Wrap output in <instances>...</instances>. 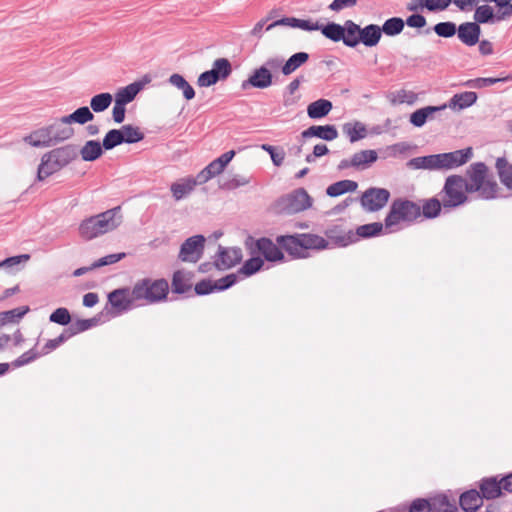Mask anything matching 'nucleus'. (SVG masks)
Instances as JSON below:
<instances>
[{"mask_svg": "<svg viewBox=\"0 0 512 512\" xmlns=\"http://www.w3.org/2000/svg\"><path fill=\"white\" fill-rule=\"evenodd\" d=\"M487 167L484 163H474L467 171L468 181H466L467 192H478L483 199H493L498 195V184L488 178Z\"/></svg>", "mask_w": 512, "mask_h": 512, "instance_id": "obj_4", "label": "nucleus"}, {"mask_svg": "<svg viewBox=\"0 0 512 512\" xmlns=\"http://www.w3.org/2000/svg\"><path fill=\"white\" fill-rule=\"evenodd\" d=\"M322 34L334 41L338 42L341 41L342 38H344V28L343 25L337 24V23H328L327 25L320 27Z\"/></svg>", "mask_w": 512, "mask_h": 512, "instance_id": "obj_49", "label": "nucleus"}, {"mask_svg": "<svg viewBox=\"0 0 512 512\" xmlns=\"http://www.w3.org/2000/svg\"><path fill=\"white\" fill-rule=\"evenodd\" d=\"M437 155L439 170H448L467 163L472 157V149L466 148L462 150H456L453 152L441 153Z\"/></svg>", "mask_w": 512, "mask_h": 512, "instance_id": "obj_10", "label": "nucleus"}, {"mask_svg": "<svg viewBox=\"0 0 512 512\" xmlns=\"http://www.w3.org/2000/svg\"><path fill=\"white\" fill-rule=\"evenodd\" d=\"M474 20L478 25L501 21L498 20V14L494 12V8L488 4H483L476 7L474 12Z\"/></svg>", "mask_w": 512, "mask_h": 512, "instance_id": "obj_29", "label": "nucleus"}, {"mask_svg": "<svg viewBox=\"0 0 512 512\" xmlns=\"http://www.w3.org/2000/svg\"><path fill=\"white\" fill-rule=\"evenodd\" d=\"M382 37V30L376 24H369L360 30V43L367 47L376 46Z\"/></svg>", "mask_w": 512, "mask_h": 512, "instance_id": "obj_23", "label": "nucleus"}, {"mask_svg": "<svg viewBox=\"0 0 512 512\" xmlns=\"http://www.w3.org/2000/svg\"><path fill=\"white\" fill-rule=\"evenodd\" d=\"M119 130L123 136V143L132 144L139 142L144 138L143 132L133 125H124Z\"/></svg>", "mask_w": 512, "mask_h": 512, "instance_id": "obj_48", "label": "nucleus"}, {"mask_svg": "<svg viewBox=\"0 0 512 512\" xmlns=\"http://www.w3.org/2000/svg\"><path fill=\"white\" fill-rule=\"evenodd\" d=\"M432 512H452L453 505L449 502L447 497L439 496L430 501Z\"/></svg>", "mask_w": 512, "mask_h": 512, "instance_id": "obj_55", "label": "nucleus"}, {"mask_svg": "<svg viewBox=\"0 0 512 512\" xmlns=\"http://www.w3.org/2000/svg\"><path fill=\"white\" fill-rule=\"evenodd\" d=\"M407 166L411 169L439 170L438 155H428L412 158L407 162Z\"/></svg>", "mask_w": 512, "mask_h": 512, "instance_id": "obj_28", "label": "nucleus"}, {"mask_svg": "<svg viewBox=\"0 0 512 512\" xmlns=\"http://www.w3.org/2000/svg\"><path fill=\"white\" fill-rule=\"evenodd\" d=\"M357 187V182L353 180H341L329 185L326 193L330 197H338L344 193L356 191Z\"/></svg>", "mask_w": 512, "mask_h": 512, "instance_id": "obj_35", "label": "nucleus"}, {"mask_svg": "<svg viewBox=\"0 0 512 512\" xmlns=\"http://www.w3.org/2000/svg\"><path fill=\"white\" fill-rule=\"evenodd\" d=\"M205 238L202 235L189 237L180 247L179 259L183 262L196 263L204 250Z\"/></svg>", "mask_w": 512, "mask_h": 512, "instance_id": "obj_8", "label": "nucleus"}, {"mask_svg": "<svg viewBox=\"0 0 512 512\" xmlns=\"http://www.w3.org/2000/svg\"><path fill=\"white\" fill-rule=\"evenodd\" d=\"M332 110V103L326 99H319L310 103L307 107V114L312 119H320L329 114Z\"/></svg>", "mask_w": 512, "mask_h": 512, "instance_id": "obj_31", "label": "nucleus"}, {"mask_svg": "<svg viewBox=\"0 0 512 512\" xmlns=\"http://www.w3.org/2000/svg\"><path fill=\"white\" fill-rule=\"evenodd\" d=\"M343 132L352 143L365 138L367 135L365 125L358 121L344 124Z\"/></svg>", "mask_w": 512, "mask_h": 512, "instance_id": "obj_38", "label": "nucleus"}, {"mask_svg": "<svg viewBox=\"0 0 512 512\" xmlns=\"http://www.w3.org/2000/svg\"><path fill=\"white\" fill-rule=\"evenodd\" d=\"M248 85L265 89L272 85V74L267 67H259L249 76V78L242 83V88H246Z\"/></svg>", "mask_w": 512, "mask_h": 512, "instance_id": "obj_16", "label": "nucleus"}, {"mask_svg": "<svg viewBox=\"0 0 512 512\" xmlns=\"http://www.w3.org/2000/svg\"><path fill=\"white\" fill-rule=\"evenodd\" d=\"M223 171L224 168H222L220 164L213 160L197 174L198 182L204 184L215 176L220 175Z\"/></svg>", "mask_w": 512, "mask_h": 512, "instance_id": "obj_47", "label": "nucleus"}, {"mask_svg": "<svg viewBox=\"0 0 512 512\" xmlns=\"http://www.w3.org/2000/svg\"><path fill=\"white\" fill-rule=\"evenodd\" d=\"M483 498L476 490L463 493L460 497V505L466 512H476L482 505Z\"/></svg>", "mask_w": 512, "mask_h": 512, "instance_id": "obj_25", "label": "nucleus"}, {"mask_svg": "<svg viewBox=\"0 0 512 512\" xmlns=\"http://www.w3.org/2000/svg\"><path fill=\"white\" fill-rule=\"evenodd\" d=\"M168 283L166 280L143 279L137 282L132 289L133 299L145 301L146 303L159 302L168 294Z\"/></svg>", "mask_w": 512, "mask_h": 512, "instance_id": "obj_5", "label": "nucleus"}, {"mask_svg": "<svg viewBox=\"0 0 512 512\" xmlns=\"http://www.w3.org/2000/svg\"><path fill=\"white\" fill-rule=\"evenodd\" d=\"M242 259V252L239 248H224L219 246L215 265L218 269H229L238 264Z\"/></svg>", "mask_w": 512, "mask_h": 512, "instance_id": "obj_13", "label": "nucleus"}, {"mask_svg": "<svg viewBox=\"0 0 512 512\" xmlns=\"http://www.w3.org/2000/svg\"><path fill=\"white\" fill-rule=\"evenodd\" d=\"M141 89L142 85L138 82H134L126 87L120 88L115 94V101L126 105L134 100Z\"/></svg>", "mask_w": 512, "mask_h": 512, "instance_id": "obj_32", "label": "nucleus"}, {"mask_svg": "<svg viewBox=\"0 0 512 512\" xmlns=\"http://www.w3.org/2000/svg\"><path fill=\"white\" fill-rule=\"evenodd\" d=\"M113 101V96L108 93H100L93 96L90 100L91 110L95 113H100L109 108Z\"/></svg>", "mask_w": 512, "mask_h": 512, "instance_id": "obj_45", "label": "nucleus"}, {"mask_svg": "<svg viewBox=\"0 0 512 512\" xmlns=\"http://www.w3.org/2000/svg\"><path fill=\"white\" fill-rule=\"evenodd\" d=\"M51 141L54 144L70 139L74 135V129L70 126L65 116L46 126Z\"/></svg>", "mask_w": 512, "mask_h": 512, "instance_id": "obj_12", "label": "nucleus"}, {"mask_svg": "<svg viewBox=\"0 0 512 512\" xmlns=\"http://www.w3.org/2000/svg\"><path fill=\"white\" fill-rule=\"evenodd\" d=\"M383 227H385V224L383 225L380 222L369 223L359 226L356 233L362 238L373 237L378 235L383 230Z\"/></svg>", "mask_w": 512, "mask_h": 512, "instance_id": "obj_50", "label": "nucleus"}, {"mask_svg": "<svg viewBox=\"0 0 512 512\" xmlns=\"http://www.w3.org/2000/svg\"><path fill=\"white\" fill-rule=\"evenodd\" d=\"M421 216V206L413 201L396 199L390 206L385 218L387 232H395L401 229L403 224H410Z\"/></svg>", "mask_w": 512, "mask_h": 512, "instance_id": "obj_3", "label": "nucleus"}, {"mask_svg": "<svg viewBox=\"0 0 512 512\" xmlns=\"http://www.w3.org/2000/svg\"><path fill=\"white\" fill-rule=\"evenodd\" d=\"M168 82L173 87L180 90L183 94V97L187 101H190L195 97L194 88L186 81V79L182 75L174 73L170 75V77L168 78Z\"/></svg>", "mask_w": 512, "mask_h": 512, "instance_id": "obj_30", "label": "nucleus"}, {"mask_svg": "<svg viewBox=\"0 0 512 512\" xmlns=\"http://www.w3.org/2000/svg\"><path fill=\"white\" fill-rule=\"evenodd\" d=\"M23 141L32 147H50L53 145L46 126L32 131L23 137Z\"/></svg>", "mask_w": 512, "mask_h": 512, "instance_id": "obj_22", "label": "nucleus"}, {"mask_svg": "<svg viewBox=\"0 0 512 512\" xmlns=\"http://www.w3.org/2000/svg\"><path fill=\"white\" fill-rule=\"evenodd\" d=\"M189 273L176 271L172 279V289L176 293H184L191 288Z\"/></svg>", "mask_w": 512, "mask_h": 512, "instance_id": "obj_46", "label": "nucleus"}, {"mask_svg": "<svg viewBox=\"0 0 512 512\" xmlns=\"http://www.w3.org/2000/svg\"><path fill=\"white\" fill-rule=\"evenodd\" d=\"M511 80H512V74L508 75L506 77H501V78L488 77V78L470 79V80L463 82L462 85L465 87H469V88L481 89L484 87L494 85L499 82H507V81H511Z\"/></svg>", "mask_w": 512, "mask_h": 512, "instance_id": "obj_41", "label": "nucleus"}, {"mask_svg": "<svg viewBox=\"0 0 512 512\" xmlns=\"http://www.w3.org/2000/svg\"><path fill=\"white\" fill-rule=\"evenodd\" d=\"M123 257H125V253H116V254H109L107 256H104L97 261H95L92 264V268H99L102 266L114 264L118 261H120Z\"/></svg>", "mask_w": 512, "mask_h": 512, "instance_id": "obj_61", "label": "nucleus"}, {"mask_svg": "<svg viewBox=\"0 0 512 512\" xmlns=\"http://www.w3.org/2000/svg\"><path fill=\"white\" fill-rule=\"evenodd\" d=\"M30 259L29 254L12 256L0 262V269H4L7 273L14 274L21 270Z\"/></svg>", "mask_w": 512, "mask_h": 512, "instance_id": "obj_34", "label": "nucleus"}, {"mask_svg": "<svg viewBox=\"0 0 512 512\" xmlns=\"http://www.w3.org/2000/svg\"><path fill=\"white\" fill-rule=\"evenodd\" d=\"M481 496L486 499H494L501 495V483L495 477L482 480L480 485Z\"/></svg>", "mask_w": 512, "mask_h": 512, "instance_id": "obj_33", "label": "nucleus"}, {"mask_svg": "<svg viewBox=\"0 0 512 512\" xmlns=\"http://www.w3.org/2000/svg\"><path fill=\"white\" fill-rule=\"evenodd\" d=\"M277 26H287L304 31H316L320 29V25L318 23L312 22L311 20L298 19L295 17H284L269 24L266 27V30L270 31Z\"/></svg>", "mask_w": 512, "mask_h": 512, "instance_id": "obj_14", "label": "nucleus"}, {"mask_svg": "<svg viewBox=\"0 0 512 512\" xmlns=\"http://www.w3.org/2000/svg\"><path fill=\"white\" fill-rule=\"evenodd\" d=\"M344 38L343 43L348 47H356L360 43V30L361 27L352 20L345 21L344 25Z\"/></svg>", "mask_w": 512, "mask_h": 512, "instance_id": "obj_27", "label": "nucleus"}, {"mask_svg": "<svg viewBox=\"0 0 512 512\" xmlns=\"http://www.w3.org/2000/svg\"><path fill=\"white\" fill-rule=\"evenodd\" d=\"M79 153L84 161L91 162L103 154V147L100 142L89 140L84 144Z\"/></svg>", "mask_w": 512, "mask_h": 512, "instance_id": "obj_36", "label": "nucleus"}, {"mask_svg": "<svg viewBox=\"0 0 512 512\" xmlns=\"http://www.w3.org/2000/svg\"><path fill=\"white\" fill-rule=\"evenodd\" d=\"M465 191L466 180L463 177L457 175L448 177L444 186L443 206L456 207L463 204L467 199Z\"/></svg>", "mask_w": 512, "mask_h": 512, "instance_id": "obj_6", "label": "nucleus"}, {"mask_svg": "<svg viewBox=\"0 0 512 512\" xmlns=\"http://www.w3.org/2000/svg\"><path fill=\"white\" fill-rule=\"evenodd\" d=\"M431 511L430 501L425 499H417L413 501L409 512H429Z\"/></svg>", "mask_w": 512, "mask_h": 512, "instance_id": "obj_64", "label": "nucleus"}, {"mask_svg": "<svg viewBox=\"0 0 512 512\" xmlns=\"http://www.w3.org/2000/svg\"><path fill=\"white\" fill-rule=\"evenodd\" d=\"M358 0H333L328 8L333 12H340L344 9L354 8Z\"/></svg>", "mask_w": 512, "mask_h": 512, "instance_id": "obj_62", "label": "nucleus"}, {"mask_svg": "<svg viewBox=\"0 0 512 512\" xmlns=\"http://www.w3.org/2000/svg\"><path fill=\"white\" fill-rule=\"evenodd\" d=\"M416 94L412 91H407V90H400L398 91L392 102L395 103V104H403V103H407V104H413L415 101H416Z\"/></svg>", "mask_w": 512, "mask_h": 512, "instance_id": "obj_60", "label": "nucleus"}, {"mask_svg": "<svg viewBox=\"0 0 512 512\" xmlns=\"http://www.w3.org/2000/svg\"><path fill=\"white\" fill-rule=\"evenodd\" d=\"M497 8L498 20H508L512 17V0H493Z\"/></svg>", "mask_w": 512, "mask_h": 512, "instance_id": "obj_52", "label": "nucleus"}, {"mask_svg": "<svg viewBox=\"0 0 512 512\" xmlns=\"http://www.w3.org/2000/svg\"><path fill=\"white\" fill-rule=\"evenodd\" d=\"M251 182V177L248 175L235 174L230 177L225 183L224 188L234 190L242 186H246Z\"/></svg>", "mask_w": 512, "mask_h": 512, "instance_id": "obj_54", "label": "nucleus"}, {"mask_svg": "<svg viewBox=\"0 0 512 512\" xmlns=\"http://www.w3.org/2000/svg\"><path fill=\"white\" fill-rule=\"evenodd\" d=\"M478 99V95L473 91H465L462 93H457L451 97L447 104H443L446 108H450L455 112H459L466 108L473 106Z\"/></svg>", "mask_w": 512, "mask_h": 512, "instance_id": "obj_15", "label": "nucleus"}, {"mask_svg": "<svg viewBox=\"0 0 512 512\" xmlns=\"http://www.w3.org/2000/svg\"><path fill=\"white\" fill-rule=\"evenodd\" d=\"M94 118V115L90 108L87 106L80 107L76 109L73 113L66 115L65 119L69 122L71 125L72 123H78V124H86L87 122L92 121Z\"/></svg>", "mask_w": 512, "mask_h": 512, "instance_id": "obj_43", "label": "nucleus"}, {"mask_svg": "<svg viewBox=\"0 0 512 512\" xmlns=\"http://www.w3.org/2000/svg\"><path fill=\"white\" fill-rule=\"evenodd\" d=\"M277 243L282 246L293 257H304L299 234L277 237Z\"/></svg>", "mask_w": 512, "mask_h": 512, "instance_id": "obj_21", "label": "nucleus"}, {"mask_svg": "<svg viewBox=\"0 0 512 512\" xmlns=\"http://www.w3.org/2000/svg\"><path fill=\"white\" fill-rule=\"evenodd\" d=\"M197 185H202L198 182V177H184L173 182L170 186L172 197L175 201H180L189 196Z\"/></svg>", "mask_w": 512, "mask_h": 512, "instance_id": "obj_11", "label": "nucleus"}, {"mask_svg": "<svg viewBox=\"0 0 512 512\" xmlns=\"http://www.w3.org/2000/svg\"><path fill=\"white\" fill-rule=\"evenodd\" d=\"M123 143V136L119 129H112L105 135L102 147L105 150H111L114 147Z\"/></svg>", "mask_w": 512, "mask_h": 512, "instance_id": "obj_51", "label": "nucleus"}, {"mask_svg": "<svg viewBox=\"0 0 512 512\" xmlns=\"http://www.w3.org/2000/svg\"><path fill=\"white\" fill-rule=\"evenodd\" d=\"M108 298L111 305L121 311L130 309L138 302L137 299H133L132 290L126 289L114 290L109 294Z\"/></svg>", "mask_w": 512, "mask_h": 512, "instance_id": "obj_17", "label": "nucleus"}, {"mask_svg": "<svg viewBox=\"0 0 512 512\" xmlns=\"http://www.w3.org/2000/svg\"><path fill=\"white\" fill-rule=\"evenodd\" d=\"M452 0H420L421 7H425L431 12L443 11L447 9Z\"/></svg>", "mask_w": 512, "mask_h": 512, "instance_id": "obj_57", "label": "nucleus"}, {"mask_svg": "<svg viewBox=\"0 0 512 512\" xmlns=\"http://www.w3.org/2000/svg\"><path fill=\"white\" fill-rule=\"evenodd\" d=\"M378 159L375 150H362L352 156L353 168L364 170L371 166Z\"/></svg>", "mask_w": 512, "mask_h": 512, "instance_id": "obj_26", "label": "nucleus"}, {"mask_svg": "<svg viewBox=\"0 0 512 512\" xmlns=\"http://www.w3.org/2000/svg\"><path fill=\"white\" fill-rule=\"evenodd\" d=\"M309 59V55L306 52H298L293 54L282 66V73L284 75H290L296 71L300 66L306 63Z\"/></svg>", "mask_w": 512, "mask_h": 512, "instance_id": "obj_40", "label": "nucleus"}, {"mask_svg": "<svg viewBox=\"0 0 512 512\" xmlns=\"http://www.w3.org/2000/svg\"><path fill=\"white\" fill-rule=\"evenodd\" d=\"M217 82L218 80L215 79L214 73H210L209 70L201 73L197 79V84L200 87H210Z\"/></svg>", "mask_w": 512, "mask_h": 512, "instance_id": "obj_63", "label": "nucleus"}, {"mask_svg": "<svg viewBox=\"0 0 512 512\" xmlns=\"http://www.w3.org/2000/svg\"><path fill=\"white\" fill-rule=\"evenodd\" d=\"M312 199L303 188H299L292 193L283 196L278 201V207L281 212L286 214H295L311 207Z\"/></svg>", "mask_w": 512, "mask_h": 512, "instance_id": "obj_7", "label": "nucleus"}, {"mask_svg": "<svg viewBox=\"0 0 512 512\" xmlns=\"http://www.w3.org/2000/svg\"><path fill=\"white\" fill-rule=\"evenodd\" d=\"M404 26L405 22L402 18L392 17L387 19L380 28L382 30V34L384 33L386 36L393 37L400 34L403 31Z\"/></svg>", "mask_w": 512, "mask_h": 512, "instance_id": "obj_44", "label": "nucleus"}, {"mask_svg": "<svg viewBox=\"0 0 512 512\" xmlns=\"http://www.w3.org/2000/svg\"><path fill=\"white\" fill-rule=\"evenodd\" d=\"M496 169L502 184L512 191V165L504 157H500L496 161Z\"/></svg>", "mask_w": 512, "mask_h": 512, "instance_id": "obj_37", "label": "nucleus"}, {"mask_svg": "<svg viewBox=\"0 0 512 512\" xmlns=\"http://www.w3.org/2000/svg\"><path fill=\"white\" fill-rule=\"evenodd\" d=\"M303 252L308 249H325L328 242L321 236L315 234H299Z\"/></svg>", "mask_w": 512, "mask_h": 512, "instance_id": "obj_39", "label": "nucleus"}, {"mask_svg": "<svg viewBox=\"0 0 512 512\" xmlns=\"http://www.w3.org/2000/svg\"><path fill=\"white\" fill-rule=\"evenodd\" d=\"M77 155V148L73 145H65L45 153L38 166L37 179L43 181L47 177L60 171L72 162Z\"/></svg>", "mask_w": 512, "mask_h": 512, "instance_id": "obj_2", "label": "nucleus"}, {"mask_svg": "<svg viewBox=\"0 0 512 512\" xmlns=\"http://www.w3.org/2000/svg\"><path fill=\"white\" fill-rule=\"evenodd\" d=\"M441 210V203L437 199H429L427 200L422 208H421V214L426 218H433L436 217Z\"/></svg>", "mask_w": 512, "mask_h": 512, "instance_id": "obj_56", "label": "nucleus"}, {"mask_svg": "<svg viewBox=\"0 0 512 512\" xmlns=\"http://www.w3.org/2000/svg\"><path fill=\"white\" fill-rule=\"evenodd\" d=\"M258 252L264 256L267 261H281L284 258L282 251L277 244L268 238H261L256 242Z\"/></svg>", "mask_w": 512, "mask_h": 512, "instance_id": "obj_19", "label": "nucleus"}, {"mask_svg": "<svg viewBox=\"0 0 512 512\" xmlns=\"http://www.w3.org/2000/svg\"><path fill=\"white\" fill-rule=\"evenodd\" d=\"M263 264L264 262L260 257H252L243 264L240 269V273L250 276L259 271Z\"/></svg>", "mask_w": 512, "mask_h": 512, "instance_id": "obj_53", "label": "nucleus"}, {"mask_svg": "<svg viewBox=\"0 0 512 512\" xmlns=\"http://www.w3.org/2000/svg\"><path fill=\"white\" fill-rule=\"evenodd\" d=\"M122 220L120 207H115L83 220L79 226V233L81 237L91 240L115 230L121 225Z\"/></svg>", "mask_w": 512, "mask_h": 512, "instance_id": "obj_1", "label": "nucleus"}, {"mask_svg": "<svg viewBox=\"0 0 512 512\" xmlns=\"http://www.w3.org/2000/svg\"><path fill=\"white\" fill-rule=\"evenodd\" d=\"M435 33L440 37H452L458 29L453 22H440L434 26Z\"/></svg>", "mask_w": 512, "mask_h": 512, "instance_id": "obj_58", "label": "nucleus"}, {"mask_svg": "<svg viewBox=\"0 0 512 512\" xmlns=\"http://www.w3.org/2000/svg\"><path fill=\"white\" fill-rule=\"evenodd\" d=\"M303 138L318 137L332 141L338 137V131L333 125H313L301 133Z\"/></svg>", "mask_w": 512, "mask_h": 512, "instance_id": "obj_20", "label": "nucleus"}, {"mask_svg": "<svg viewBox=\"0 0 512 512\" xmlns=\"http://www.w3.org/2000/svg\"><path fill=\"white\" fill-rule=\"evenodd\" d=\"M51 322L67 325L71 321V316L66 308H57L49 317Z\"/></svg>", "mask_w": 512, "mask_h": 512, "instance_id": "obj_59", "label": "nucleus"}, {"mask_svg": "<svg viewBox=\"0 0 512 512\" xmlns=\"http://www.w3.org/2000/svg\"><path fill=\"white\" fill-rule=\"evenodd\" d=\"M445 106H426L416 110L410 115V122L415 127H422L428 119H432L438 111L444 110Z\"/></svg>", "mask_w": 512, "mask_h": 512, "instance_id": "obj_24", "label": "nucleus"}, {"mask_svg": "<svg viewBox=\"0 0 512 512\" xmlns=\"http://www.w3.org/2000/svg\"><path fill=\"white\" fill-rule=\"evenodd\" d=\"M390 198V192L385 188H369L361 196L362 207L369 211L375 212L382 209Z\"/></svg>", "mask_w": 512, "mask_h": 512, "instance_id": "obj_9", "label": "nucleus"}, {"mask_svg": "<svg viewBox=\"0 0 512 512\" xmlns=\"http://www.w3.org/2000/svg\"><path fill=\"white\" fill-rule=\"evenodd\" d=\"M458 38L467 46H473L479 42L480 26L475 22H466L458 27Z\"/></svg>", "mask_w": 512, "mask_h": 512, "instance_id": "obj_18", "label": "nucleus"}, {"mask_svg": "<svg viewBox=\"0 0 512 512\" xmlns=\"http://www.w3.org/2000/svg\"><path fill=\"white\" fill-rule=\"evenodd\" d=\"M209 71L214 73L216 80L220 81L229 77L232 67L228 59L218 58L213 62L212 69Z\"/></svg>", "mask_w": 512, "mask_h": 512, "instance_id": "obj_42", "label": "nucleus"}]
</instances>
